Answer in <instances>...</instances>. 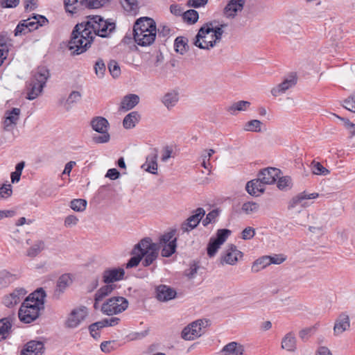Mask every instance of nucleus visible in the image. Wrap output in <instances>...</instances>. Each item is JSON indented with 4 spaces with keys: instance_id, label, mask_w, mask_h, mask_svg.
<instances>
[{
    "instance_id": "nucleus-1",
    "label": "nucleus",
    "mask_w": 355,
    "mask_h": 355,
    "mask_svg": "<svg viewBox=\"0 0 355 355\" xmlns=\"http://www.w3.org/2000/svg\"><path fill=\"white\" fill-rule=\"evenodd\" d=\"M131 254L132 257L126 263V268L136 267L141 261L142 265L148 267L157 259L159 246L150 238L145 237L134 246Z\"/></svg>"
},
{
    "instance_id": "nucleus-2",
    "label": "nucleus",
    "mask_w": 355,
    "mask_h": 355,
    "mask_svg": "<svg viewBox=\"0 0 355 355\" xmlns=\"http://www.w3.org/2000/svg\"><path fill=\"white\" fill-rule=\"evenodd\" d=\"M94 37L87 20L78 24L71 33L70 40L68 41V50L71 51L72 55L81 54L90 46Z\"/></svg>"
},
{
    "instance_id": "nucleus-3",
    "label": "nucleus",
    "mask_w": 355,
    "mask_h": 355,
    "mask_svg": "<svg viewBox=\"0 0 355 355\" xmlns=\"http://www.w3.org/2000/svg\"><path fill=\"white\" fill-rule=\"evenodd\" d=\"M226 24L214 27L213 22L204 24L193 39V44L200 49L209 50L221 40Z\"/></svg>"
},
{
    "instance_id": "nucleus-4",
    "label": "nucleus",
    "mask_w": 355,
    "mask_h": 355,
    "mask_svg": "<svg viewBox=\"0 0 355 355\" xmlns=\"http://www.w3.org/2000/svg\"><path fill=\"white\" fill-rule=\"evenodd\" d=\"M156 33L155 22L150 17H140L137 19L133 26L134 40L141 46L152 44L155 40Z\"/></svg>"
},
{
    "instance_id": "nucleus-5",
    "label": "nucleus",
    "mask_w": 355,
    "mask_h": 355,
    "mask_svg": "<svg viewBox=\"0 0 355 355\" xmlns=\"http://www.w3.org/2000/svg\"><path fill=\"white\" fill-rule=\"evenodd\" d=\"M49 77V72L45 67H38L33 73L32 78L26 85V96L30 101L37 98L43 91L46 80Z\"/></svg>"
},
{
    "instance_id": "nucleus-6",
    "label": "nucleus",
    "mask_w": 355,
    "mask_h": 355,
    "mask_svg": "<svg viewBox=\"0 0 355 355\" xmlns=\"http://www.w3.org/2000/svg\"><path fill=\"white\" fill-rule=\"evenodd\" d=\"M48 23V19L43 15L34 14L31 17L19 21L15 30V35L19 36L28 33L43 26Z\"/></svg>"
},
{
    "instance_id": "nucleus-7",
    "label": "nucleus",
    "mask_w": 355,
    "mask_h": 355,
    "mask_svg": "<svg viewBox=\"0 0 355 355\" xmlns=\"http://www.w3.org/2000/svg\"><path fill=\"white\" fill-rule=\"evenodd\" d=\"M87 21L94 36L105 37L115 28L114 23L108 22L99 15L89 16Z\"/></svg>"
},
{
    "instance_id": "nucleus-8",
    "label": "nucleus",
    "mask_w": 355,
    "mask_h": 355,
    "mask_svg": "<svg viewBox=\"0 0 355 355\" xmlns=\"http://www.w3.org/2000/svg\"><path fill=\"white\" fill-rule=\"evenodd\" d=\"M128 301L123 297H112L102 304L101 311L107 315L119 314L127 309Z\"/></svg>"
},
{
    "instance_id": "nucleus-9",
    "label": "nucleus",
    "mask_w": 355,
    "mask_h": 355,
    "mask_svg": "<svg viewBox=\"0 0 355 355\" xmlns=\"http://www.w3.org/2000/svg\"><path fill=\"white\" fill-rule=\"evenodd\" d=\"M92 129L101 134V135L93 137V140L96 144H104L110 141V136L107 132L109 126L108 121L102 116H96L91 121Z\"/></svg>"
},
{
    "instance_id": "nucleus-10",
    "label": "nucleus",
    "mask_w": 355,
    "mask_h": 355,
    "mask_svg": "<svg viewBox=\"0 0 355 355\" xmlns=\"http://www.w3.org/2000/svg\"><path fill=\"white\" fill-rule=\"evenodd\" d=\"M30 300H25L21 305L18 315L19 320L24 323H31L35 320L40 315V311L42 309L31 304Z\"/></svg>"
},
{
    "instance_id": "nucleus-11",
    "label": "nucleus",
    "mask_w": 355,
    "mask_h": 355,
    "mask_svg": "<svg viewBox=\"0 0 355 355\" xmlns=\"http://www.w3.org/2000/svg\"><path fill=\"white\" fill-rule=\"evenodd\" d=\"M208 323V320H197L185 327L182 331L181 336L185 340H192L200 337L202 334V329Z\"/></svg>"
},
{
    "instance_id": "nucleus-12",
    "label": "nucleus",
    "mask_w": 355,
    "mask_h": 355,
    "mask_svg": "<svg viewBox=\"0 0 355 355\" xmlns=\"http://www.w3.org/2000/svg\"><path fill=\"white\" fill-rule=\"evenodd\" d=\"M88 309L85 306L73 309L68 315V328H76L88 316Z\"/></svg>"
},
{
    "instance_id": "nucleus-13",
    "label": "nucleus",
    "mask_w": 355,
    "mask_h": 355,
    "mask_svg": "<svg viewBox=\"0 0 355 355\" xmlns=\"http://www.w3.org/2000/svg\"><path fill=\"white\" fill-rule=\"evenodd\" d=\"M242 257L243 252L239 250L235 245L231 244L227 246L221 255L220 263L234 266Z\"/></svg>"
},
{
    "instance_id": "nucleus-14",
    "label": "nucleus",
    "mask_w": 355,
    "mask_h": 355,
    "mask_svg": "<svg viewBox=\"0 0 355 355\" xmlns=\"http://www.w3.org/2000/svg\"><path fill=\"white\" fill-rule=\"evenodd\" d=\"M205 215V211L202 207H199L193 211V214L182 223L180 229L182 232H189L195 229Z\"/></svg>"
},
{
    "instance_id": "nucleus-15",
    "label": "nucleus",
    "mask_w": 355,
    "mask_h": 355,
    "mask_svg": "<svg viewBox=\"0 0 355 355\" xmlns=\"http://www.w3.org/2000/svg\"><path fill=\"white\" fill-rule=\"evenodd\" d=\"M26 294L27 291L24 288H17L3 297L2 303L8 308L13 307L18 304Z\"/></svg>"
},
{
    "instance_id": "nucleus-16",
    "label": "nucleus",
    "mask_w": 355,
    "mask_h": 355,
    "mask_svg": "<svg viewBox=\"0 0 355 355\" xmlns=\"http://www.w3.org/2000/svg\"><path fill=\"white\" fill-rule=\"evenodd\" d=\"M297 83V76L295 73H291L284 78L282 83L271 89V94L274 96H278L284 94L288 89L294 87Z\"/></svg>"
},
{
    "instance_id": "nucleus-17",
    "label": "nucleus",
    "mask_w": 355,
    "mask_h": 355,
    "mask_svg": "<svg viewBox=\"0 0 355 355\" xmlns=\"http://www.w3.org/2000/svg\"><path fill=\"white\" fill-rule=\"evenodd\" d=\"M281 171L277 168L268 167L259 171L258 177L266 184H271L276 182L280 175Z\"/></svg>"
},
{
    "instance_id": "nucleus-18",
    "label": "nucleus",
    "mask_w": 355,
    "mask_h": 355,
    "mask_svg": "<svg viewBox=\"0 0 355 355\" xmlns=\"http://www.w3.org/2000/svg\"><path fill=\"white\" fill-rule=\"evenodd\" d=\"M109 0H68V6L76 5L74 8L79 9L83 7L89 8H98L107 3Z\"/></svg>"
},
{
    "instance_id": "nucleus-19",
    "label": "nucleus",
    "mask_w": 355,
    "mask_h": 355,
    "mask_svg": "<svg viewBox=\"0 0 355 355\" xmlns=\"http://www.w3.org/2000/svg\"><path fill=\"white\" fill-rule=\"evenodd\" d=\"M125 270L121 268L107 269L103 273V281L105 284H110L123 279Z\"/></svg>"
},
{
    "instance_id": "nucleus-20",
    "label": "nucleus",
    "mask_w": 355,
    "mask_h": 355,
    "mask_svg": "<svg viewBox=\"0 0 355 355\" xmlns=\"http://www.w3.org/2000/svg\"><path fill=\"white\" fill-rule=\"evenodd\" d=\"M177 293L173 288L161 284L156 288V297L160 302H168L176 297Z\"/></svg>"
},
{
    "instance_id": "nucleus-21",
    "label": "nucleus",
    "mask_w": 355,
    "mask_h": 355,
    "mask_svg": "<svg viewBox=\"0 0 355 355\" xmlns=\"http://www.w3.org/2000/svg\"><path fill=\"white\" fill-rule=\"evenodd\" d=\"M6 114L7 116L3 122L4 129L7 131H11L15 128L19 120L21 110L17 107H14L10 111L8 112Z\"/></svg>"
},
{
    "instance_id": "nucleus-22",
    "label": "nucleus",
    "mask_w": 355,
    "mask_h": 355,
    "mask_svg": "<svg viewBox=\"0 0 355 355\" xmlns=\"http://www.w3.org/2000/svg\"><path fill=\"white\" fill-rule=\"evenodd\" d=\"M245 4V0H231L224 8V15L227 18H233L237 12L241 11Z\"/></svg>"
},
{
    "instance_id": "nucleus-23",
    "label": "nucleus",
    "mask_w": 355,
    "mask_h": 355,
    "mask_svg": "<svg viewBox=\"0 0 355 355\" xmlns=\"http://www.w3.org/2000/svg\"><path fill=\"white\" fill-rule=\"evenodd\" d=\"M350 327V320L349 315L346 313L340 314L338 318L336 320L334 333L336 336L340 335L344 331L347 330Z\"/></svg>"
},
{
    "instance_id": "nucleus-24",
    "label": "nucleus",
    "mask_w": 355,
    "mask_h": 355,
    "mask_svg": "<svg viewBox=\"0 0 355 355\" xmlns=\"http://www.w3.org/2000/svg\"><path fill=\"white\" fill-rule=\"evenodd\" d=\"M43 352L44 344L42 342L31 340L26 345L21 355H42Z\"/></svg>"
},
{
    "instance_id": "nucleus-25",
    "label": "nucleus",
    "mask_w": 355,
    "mask_h": 355,
    "mask_svg": "<svg viewBox=\"0 0 355 355\" xmlns=\"http://www.w3.org/2000/svg\"><path fill=\"white\" fill-rule=\"evenodd\" d=\"M265 183L262 182L260 178L249 181L246 184V190L248 193L253 196H258L265 191Z\"/></svg>"
},
{
    "instance_id": "nucleus-26",
    "label": "nucleus",
    "mask_w": 355,
    "mask_h": 355,
    "mask_svg": "<svg viewBox=\"0 0 355 355\" xmlns=\"http://www.w3.org/2000/svg\"><path fill=\"white\" fill-rule=\"evenodd\" d=\"M139 103V96L135 94L125 96L119 106L120 111L127 112L134 108Z\"/></svg>"
},
{
    "instance_id": "nucleus-27",
    "label": "nucleus",
    "mask_w": 355,
    "mask_h": 355,
    "mask_svg": "<svg viewBox=\"0 0 355 355\" xmlns=\"http://www.w3.org/2000/svg\"><path fill=\"white\" fill-rule=\"evenodd\" d=\"M46 297V293L43 288H40L31 293L26 300H30L33 302L31 304L44 309V299Z\"/></svg>"
},
{
    "instance_id": "nucleus-28",
    "label": "nucleus",
    "mask_w": 355,
    "mask_h": 355,
    "mask_svg": "<svg viewBox=\"0 0 355 355\" xmlns=\"http://www.w3.org/2000/svg\"><path fill=\"white\" fill-rule=\"evenodd\" d=\"M294 334L288 332L282 338L281 347L288 352H295L297 346Z\"/></svg>"
},
{
    "instance_id": "nucleus-29",
    "label": "nucleus",
    "mask_w": 355,
    "mask_h": 355,
    "mask_svg": "<svg viewBox=\"0 0 355 355\" xmlns=\"http://www.w3.org/2000/svg\"><path fill=\"white\" fill-rule=\"evenodd\" d=\"M222 352L225 355H243L244 348L236 342H231L223 347Z\"/></svg>"
},
{
    "instance_id": "nucleus-30",
    "label": "nucleus",
    "mask_w": 355,
    "mask_h": 355,
    "mask_svg": "<svg viewBox=\"0 0 355 355\" xmlns=\"http://www.w3.org/2000/svg\"><path fill=\"white\" fill-rule=\"evenodd\" d=\"M157 155L153 153L146 157V162L142 164L141 168L150 173L152 174H157Z\"/></svg>"
},
{
    "instance_id": "nucleus-31",
    "label": "nucleus",
    "mask_w": 355,
    "mask_h": 355,
    "mask_svg": "<svg viewBox=\"0 0 355 355\" xmlns=\"http://www.w3.org/2000/svg\"><path fill=\"white\" fill-rule=\"evenodd\" d=\"M10 40L6 33L0 35V66L7 58Z\"/></svg>"
},
{
    "instance_id": "nucleus-32",
    "label": "nucleus",
    "mask_w": 355,
    "mask_h": 355,
    "mask_svg": "<svg viewBox=\"0 0 355 355\" xmlns=\"http://www.w3.org/2000/svg\"><path fill=\"white\" fill-rule=\"evenodd\" d=\"M140 118L141 116L138 112H131L124 117L123 125L125 129L133 128L139 123Z\"/></svg>"
},
{
    "instance_id": "nucleus-33",
    "label": "nucleus",
    "mask_w": 355,
    "mask_h": 355,
    "mask_svg": "<svg viewBox=\"0 0 355 355\" xmlns=\"http://www.w3.org/2000/svg\"><path fill=\"white\" fill-rule=\"evenodd\" d=\"M270 264V256H263L254 261L251 268V270L253 272H258Z\"/></svg>"
},
{
    "instance_id": "nucleus-34",
    "label": "nucleus",
    "mask_w": 355,
    "mask_h": 355,
    "mask_svg": "<svg viewBox=\"0 0 355 355\" xmlns=\"http://www.w3.org/2000/svg\"><path fill=\"white\" fill-rule=\"evenodd\" d=\"M11 328L12 322L9 318L0 319V341L8 336Z\"/></svg>"
},
{
    "instance_id": "nucleus-35",
    "label": "nucleus",
    "mask_w": 355,
    "mask_h": 355,
    "mask_svg": "<svg viewBox=\"0 0 355 355\" xmlns=\"http://www.w3.org/2000/svg\"><path fill=\"white\" fill-rule=\"evenodd\" d=\"M16 279L15 275L3 270L0 271V288H6Z\"/></svg>"
},
{
    "instance_id": "nucleus-36",
    "label": "nucleus",
    "mask_w": 355,
    "mask_h": 355,
    "mask_svg": "<svg viewBox=\"0 0 355 355\" xmlns=\"http://www.w3.org/2000/svg\"><path fill=\"white\" fill-rule=\"evenodd\" d=\"M189 40L185 37H178L174 42V48L177 53L184 55L189 49Z\"/></svg>"
},
{
    "instance_id": "nucleus-37",
    "label": "nucleus",
    "mask_w": 355,
    "mask_h": 355,
    "mask_svg": "<svg viewBox=\"0 0 355 355\" xmlns=\"http://www.w3.org/2000/svg\"><path fill=\"white\" fill-rule=\"evenodd\" d=\"M67 289V275H62L58 280L56 287L54 290L53 297L59 299Z\"/></svg>"
},
{
    "instance_id": "nucleus-38",
    "label": "nucleus",
    "mask_w": 355,
    "mask_h": 355,
    "mask_svg": "<svg viewBox=\"0 0 355 355\" xmlns=\"http://www.w3.org/2000/svg\"><path fill=\"white\" fill-rule=\"evenodd\" d=\"M114 286L107 284V285L103 286L100 289H98L96 291L94 297V300L96 302L95 304L101 301L105 297L110 294L114 289ZM94 308H96V304H94Z\"/></svg>"
},
{
    "instance_id": "nucleus-39",
    "label": "nucleus",
    "mask_w": 355,
    "mask_h": 355,
    "mask_svg": "<svg viewBox=\"0 0 355 355\" xmlns=\"http://www.w3.org/2000/svg\"><path fill=\"white\" fill-rule=\"evenodd\" d=\"M250 102L247 101H239L234 103L231 106L227 108V111L231 114H236L237 111H245L250 105Z\"/></svg>"
},
{
    "instance_id": "nucleus-40",
    "label": "nucleus",
    "mask_w": 355,
    "mask_h": 355,
    "mask_svg": "<svg viewBox=\"0 0 355 355\" xmlns=\"http://www.w3.org/2000/svg\"><path fill=\"white\" fill-rule=\"evenodd\" d=\"M178 94L175 92L166 94L162 98V103L168 108L174 107L178 101Z\"/></svg>"
},
{
    "instance_id": "nucleus-41",
    "label": "nucleus",
    "mask_w": 355,
    "mask_h": 355,
    "mask_svg": "<svg viewBox=\"0 0 355 355\" xmlns=\"http://www.w3.org/2000/svg\"><path fill=\"white\" fill-rule=\"evenodd\" d=\"M177 243L175 241L170 243L160 245L161 254L163 257H169L175 252Z\"/></svg>"
},
{
    "instance_id": "nucleus-42",
    "label": "nucleus",
    "mask_w": 355,
    "mask_h": 355,
    "mask_svg": "<svg viewBox=\"0 0 355 355\" xmlns=\"http://www.w3.org/2000/svg\"><path fill=\"white\" fill-rule=\"evenodd\" d=\"M44 248V243L43 241L37 240L33 245L28 249L26 255L30 257H35L39 254Z\"/></svg>"
},
{
    "instance_id": "nucleus-43",
    "label": "nucleus",
    "mask_w": 355,
    "mask_h": 355,
    "mask_svg": "<svg viewBox=\"0 0 355 355\" xmlns=\"http://www.w3.org/2000/svg\"><path fill=\"white\" fill-rule=\"evenodd\" d=\"M261 125L262 123L259 120H250L244 124L243 130L248 132H259L261 131Z\"/></svg>"
},
{
    "instance_id": "nucleus-44",
    "label": "nucleus",
    "mask_w": 355,
    "mask_h": 355,
    "mask_svg": "<svg viewBox=\"0 0 355 355\" xmlns=\"http://www.w3.org/2000/svg\"><path fill=\"white\" fill-rule=\"evenodd\" d=\"M182 18L187 23L193 24L197 22L199 15L196 10L190 9L182 14Z\"/></svg>"
},
{
    "instance_id": "nucleus-45",
    "label": "nucleus",
    "mask_w": 355,
    "mask_h": 355,
    "mask_svg": "<svg viewBox=\"0 0 355 355\" xmlns=\"http://www.w3.org/2000/svg\"><path fill=\"white\" fill-rule=\"evenodd\" d=\"M87 205V200L85 199H73L70 202V207L75 211L82 212L85 210Z\"/></svg>"
},
{
    "instance_id": "nucleus-46",
    "label": "nucleus",
    "mask_w": 355,
    "mask_h": 355,
    "mask_svg": "<svg viewBox=\"0 0 355 355\" xmlns=\"http://www.w3.org/2000/svg\"><path fill=\"white\" fill-rule=\"evenodd\" d=\"M311 170L313 174L318 175H327L330 171L324 167L320 162L313 161L311 164Z\"/></svg>"
},
{
    "instance_id": "nucleus-47",
    "label": "nucleus",
    "mask_w": 355,
    "mask_h": 355,
    "mask_svg": "<svg viewBox=\"0 0 355 355\" xmlns=\"http://www.w3.org/2000/svg\"><path fill=\"white\" fill-rule=\"evenodd\" d=\"M173 241H177V239L175 237V231L172 230L168 232H166L162 235L159 238V243H155L156 245L159 246V251L160 250V245H163L165 243H170L171 242H173Z\"/></svg>"
},
{
    "instance_id": "nucleus-48",
    "label": "nucleus",
    "mask_w": 355,
    "mask_h": 355,
    "mask_svg": "<svg viewBox=\"0 0 355 355\" xmlns=\"http://www.w3.org/2000/svg\"><path fill=\"white\" fill-rule=\"evenodd\" d=\"M230 234L231 231L230 230L220 229L217 231L216 237H211V239L216 241V242L221 245L227 240Z\"/></svg>"
},
{
    "instance_id": "nucleus-49",
    "label": "nucleus",
    "mask_w": 355,
    "mask_h": 355,
    "mask_svg": "<svg viewBox=\"0 0 355 355\" xmlns=\"http://www.w3.org/2000/svg\"><path fill=\"white\" fill-rule=\"evenodd\" d=\"M331 115L338 118L339 120L343 122L345 128L349 132L350 137L355 136V124L351 122L348 119L339 116L338 115L331 113Z\"/></svg>"
},
{
    "instance_id": "nucleus-50",
    "label": "nucleus",
    "mask_w": 355,
    "mask_h": 355,
    "mask_svg": "<svg viewBox=\"0 0 355 355\" xmlns=\"http://www.w3.org/2000/svg\"><path fill=\"white\" fill-rule=\"evenodd\" d=\"M94 68L96 75L98 78H102L106 71V66L104 61L101 58L98 59L94 64Z\"/></svg>"
},
{
    "instance_id": "nucleus-51",
    "label": "nucleus",
    "mask_w": 355,
    "mask_h": 355,
    "mask_svg": "<svg viewBox=\"0 0 355 355\" xmlns=\"http://www.w3.org/2000/svg\"><path fill=\"white\" fill-rule=\"evenodd\" d=\"M25 162H21L15 166V171L11 173L10 178L12 183L18 182L20 180V177L22 171L24 168Z\"/></svg>"
},
{
    "instance_id": "nucleus-52",
    "label": "nucleus",
    "mask_w": 355,
    "mask_h": 355,
    "mask_svg": "<svg viewBox=\"0 0 355 355\" xmlns=\"http://www.w3.org/2000/svg\"><path fill=\"white\" fill-rule=\"evenodd\" d=\"M220 248V245L211 238L207 247L208 256L209 257H214Z\"/></svg>"
},
{
    "instance_id": "nucleus-53",
    "label": "nucleus",
    "mask_w": 355,
    "mask_h": 355,
    "mask_svg": "<svg viewBox=\"0 0 355 355\" xmlns=\"http://www.w3.org/2000/svg\"><path fill=\"white\" fill-rule=\"evenodd\" d=\"M259 209V205L254 202H247L242 205V210L246 214H251L257 212Z\"/></svg>"
},
{
    "instance_id": "nucleus-54",
    "label": "nucleus",
    "mask_w": 355,
    "mask_h": 355,
    "mask_svg": "<svg viewBox=\"0 0 355 355\" xmlns=\"http://www.w3.org/2000/svg\"><path fill=\"white\" fill-rule=\"evenodd\" d=\"M107 68L110 71L111 76L114 78H118L121 74V69L119 64L114 60L109 62Z\"/></svg>"
},
{
    "instance_id": "nucleus-55",
    "label": "nucleus",
    "mask_w": 355,
    "mask_h": 355,
    "mask_svg": "<svg viewBox=\"0 0 355 355\" xmlns=\"http://www.w3.org/2000/svg\"><path fill=\"white\" fill-rule=\"evenodd\" d=\"M82 95L78 91H73L68 96V110L81 100Z\"/></svg>"
},
{
    "instance_id": "nucleus-56",
    "label": "nucleus",
    "mask_w": 355,
    "mask_h": 355,
    "mask_svg": "<svg viewBox=\"0 0 355 355\" xmlns=\"http://www.w3.org/2000/svg\"><path fill=\"white\" fill-rule=\"evenodd\" d=\"M277 187L280 190H286L291 187V178L289 176L278 178Z\"/></svg>"
},
{
    "instance_id": "nucleus-57",
    "label": "nucleus",
    "mask_w": 355,
    "mask_h": 355,
    "mask_svg": "<svg viewBox=\"0 0 355 355\" xmlns=\"http://www.w3.org/2000/svg\"><path fill=\"white\" fill-rule=\"evenodd\" d=\"M121 3L127 11H135L138 8L137 0H121Z\"/></svg>"
},
{
    "instance_id": "nucleus-58",
    "label": "nucleus",
    "mask_w": 355,
    "mask_h": 355,
    "mask_svg": "<svg viewBox=\"0 0 355 355\" xmlns=\"http://www.w3.org/2000/svg\"><path fill=\"white\" fill-rule=\"evenodd\" d=\"M343 103V107L345 109L355 113V93L345 99Z\"/></svg>"
},
{
    "instance_id": "nucleus-59",
    "label": "nucleus",
    "mask_w": 355,
    "mask_h": 355,
    "mask_svg": "<svg viewBox=\"0 0 355 355\" xmlns=\"http://www.w3.org/2000/svg\"><path fill=\"white\" fill-rule=\"evenodd\" d=\"M218 216V211L216 209H214V210L211 211L210 212H209L207 214L205 218L202 220L203 226L206 227L209 223L214 222Z\"/></svg>"
},
{
    "instance_id": "nucleus-60",
    "label": "nucleus",
    "mask_w": 355,
    "mask_h": 355,
    "mask_svg": "<svg viewBox=\"0 0 355 355\" xmlns=\"http://www.w3.org/2000/svg\"><path fill=\"white\" fill-rule=\"evenodd\" d=\"M114 340L103 341L101 343L100 347L102 352L105 353H110L114 349Z\"/></svg>"
},
{
    "instance_id": "nucleus-61",
    "label": "nucleus",
    "mask_w": 355,
    "mask_h": 355,
    "mask_svg": "<svg viewBox=\"0 0 355 355\" xmlns=\"http://www.w3.org/2000/svg\"><path fill=\"white\" fill-rule=\"evenodd\" d=\"M10 184H5L0 187V198H8L12 195Z\"/></svg>"
},
{
    "instance_id": "nucleus-62",
    "label": "nucleus",
    "mask_w": 355,
    "mask_h": 355,
    "mask_svg": "<svg viewBox=\"0 0 355 355\" xmlns=\"http://www.w3.org/2000/svg\"><path fill=\"white\" fill-rule=\"evenodd\" d=\"M315 331V327L305 328L299 332V336L302 340H306Z\"/></svg>"
},
{
    "instance_id": "nucleus-63",
    "label": "nucleus",
    "mask_w": 355,
    "mask_h": 355,
    "mask_svg": "<svg viewBox=\"0 0 355 355\" xmlns=\"http://www.w3.org/2000/svg\"><path fill=\"white\" fill-rule=\"evenodd\" d=\"M304 197L302 195L301 193L295 197L293 198L289 202L288 209H291L295 208L298 205H301L304 200Z\"/></svg>"
},
{
    "instance_id": "nucleus-64",
    "label": "nucleus",
    "mask_w": 355,
    "mask_h": 355,
    "mask_svg": "<svg viewBox=\"0 0 355 355\" xmlns=\"http://www.w3.org/2000/svg\"><path fill=\"white\" fill-rule=\"evenodd\" d=\"M304 197L302 195L301 193L295 197L293 198L289 202L288 209H291L295 208L298 205H301L304 200Z\"/></svg>"
}]
</instances>
